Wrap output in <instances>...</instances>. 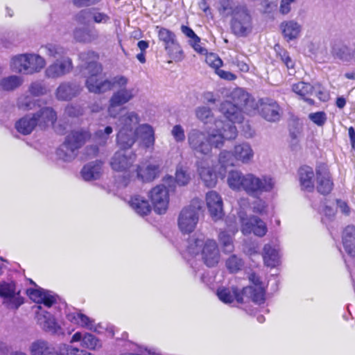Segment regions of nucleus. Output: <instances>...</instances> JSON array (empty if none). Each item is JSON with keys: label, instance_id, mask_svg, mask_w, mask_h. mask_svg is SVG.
Returning a JSON list of instances; mask_svg holds the SVG:
<instances>
[{"label": "nucleus", "instance_id": "obj_1", "mask_svg": "<svg viewBox=\"0 0 355 355\" xmlns=\"http://www.w3.org/2000/svg\"><path fill=\"white\" fill-rule=\"evenodd\" d=\"M214 124L216 128L209 132L194 128L188 132V146L195 155H209L213 148H221L225 141L236 138L238 132L234 125L219 120L216 121Z\"/></svg>", "mask_w": 355, "mask_h": 355}, {"label": "nucleus", "instance_id": "obj_2", "mask_svg": "<svg viewBox=\"0 0 355 355\" xmlns=\"http://www.w3.org/2000/svg\"><path fill=\"white\" fill-rule=\"evenodd\" d=\"M78 60L80 72L85 78V85L89 92L100 94L113 88L114 78L110 80L103 74L96 53L82 52L78 55Z\"/></svg>", "mask_w": 355, "mask_h": 355}, {"label": "nucleus", "instance_id": "obj_3", "mask_svg": "<svg viewBox=\"0 0 355 355\" xmlns=\"http://www.w3.org/2000/svg\"><path fill=\"white\" fill-rule=\"evenodd\" d=\"M253 101L250 95L241 88L234 89L230 94L229 99L221 103L220 112L228 119L224 123H240L243 120V112L253 108Z\"/></svg>", "mask_w": 355, "mask_h": 355}, {"label": "nucleus", "instance_id": "obj_4", "mask_svg": "<svg viewBox=\"0 0 355 355\" xmlns=\"http://www.w3.org/2000/svg\"><path fill=\"white\" fill-rule=\"evenodd\" d=\"M129 80L123 76L114 77L113 87H117L109 100L107 112L111 117L116 118L123 110L122 106L132 101L138 94L135 87H127Z\"/></svg>", "mask_w": 355, "mask_h": 355}, {"label": "nucleus", "instance_id": "obj_5", "mask_svg": "<svg viewBox=\"0 0 355 355\" xmlns=\"http://www.w3.org/2000/svg\"><path fill=\"white\" fill-rule=\"evenodd\" d=\"M220 12L224 15H232V29L238 36H246L252 31V18L244 6H234L229 0H222Z\"/></svg>", "mask_w": 355, "mask_h": 355}, {"label": "nucleus", "instance_id": "obj_6", "mask_svg": "<svg viewBox=\"0 0 355 355\" xmlns=\"http://www.w3.org/2000/svg\"><path fill=\"white\" fill-rule=\"evenodd\" d=\"M187 251L192 255L200 253L203 262L208 267L215 266L220 259L216 242L213 239L205 240V236L202 234H195L189 239Z\"/></svg>", "mask_w": 355, "mask_h": 355}, {"label": "nucleus", "instance_id": "obj_7", "mask_svg": "<svg viewBox=\"0 0 355 355\" xmlns=\"http://www.w3.org/2000/svg\"><path fill=\"white\" fill-rule=\"evenodd\" d=\"M140 117L134 112H128L119 117L116 143L119 148L129 149L134 145L135 129L139 125Z\"/></svg>", "mask_w": 355, "mask_h": 355}, {"label": "nucleus", "instance_id": "obj_8", "mask_svg": "<svg viewBox=\"0 0 355 355\" xmlns=\"http://www.w3.org/2000/svg\"><path fill=\"white\" fill-rule=\"evenodd\" d=\"M46 64L45 59L38 54L24 53L13 56L10 67L16 73L33 74L40 72Z\"/></svg>", "mask_w": 355, "mask_h": 355}, {"label": "nucleus", "instance_id": "obj_9", "mask_svg": "<svg viewBox=\"0 0 355 355\" xmlns=\"http://www.w3.org/2000/svg\"><path fill=\"white\" fill-rule=\"evenodd\" d=\"M175 180L172 176L164 178L163 183L153 187L149 192V198L153 205L154 210L159 214L166 212L169 203V189L173 186Z\"/></svg>", "mask_w": 355, "mask_h": 355}, {"label": "nucleus", "instance_id": "obj_10", "mask_svg": "<svg viewBox=\"0 0 355 355\" xmlns=\"http://www.w3.org/2000/svg\"><path fill=\"white\" fill-rule=\"evenodd\" d=\"M200 208V202L195 199L180 211L178 218V225L182 233L189 234L194 231L199 220Z\"/></svg>", "mask_w": 355, "mask_h": 355}, {"label": "nucleus", "instance_id": "obj_11", "mask_svg": "<svg viewBox=\"0 0 355 355\" xmlns=\"http://www.w3.org/2000/svg\"><path fill=\"white\" fill-rule=\"evenodd\" d=\"M275 186L274 180L268 175L258 177L253 173L245 174L243 191L255 196L270 191Z\"/></svg>", "mask_w": 355, "mask_h": 355}, {"label": "nucleus", "instance_id": "obj_12", "mask_svg": "<svg viewBox=\"0 0 355 355\" xmlns=\"http://www.w3.org/2000/svg\"><path fill=\"white\" fill-rule=\"evenodd\" d=\"M238 216L241 222V231L244 235L253 233L257 236L263 237L266 234V224L260 218L255 216L248 217L243 211H240Z\"/></svg>", "mask_w": 355, "mask_h": 355}, {"label": "nucleus", "instance_id": "obj_13", "mask_svg": "<svg viewBox=\"0 0 355 355\" xmlns=\"http://www.w3.org/2000/svg\"><path fill=\"white\" fill-rule=\"evenodd\" d=\"M73 68V62L69 57L57 59L45 69L44 75L47 78L57 79L69 73Z\"/></svg>", "mask_w": 355, "mask_h": 355}, {"label": "nucleus", "instance_id": "obj_14", "mask_svg": "<svg viewBox=\"0 0 355 355\" xmlns=\"http://www.w3.org/2000/svg\"><path fill=\"white\" fill-rule=\"evenodd\" d=\"M158 37L164 44L165 50L173 59H180L182 50L178 42L175 35L170 30L160 28L158 31Z\"/></svg>", "mask_w": 355, "mask_h": 355}, {"label": "nucleus", "instance_id": "obj_15", "mask_svg": "<svg viewBox=\"0 0 355 355\" xmlns=\"http://www.w3.org/2000/svg\"><path fill=\"white\" fill-rule=\"evenodd\" d=\"M40 311L37 313V322L40 327L46 332L54 335L63 334L64 332L55 318L50 313L42 310L41 306H37Z\"/></svg>", "mask_w": 355, "mask_h": 355}, {"label": "nucleus", "instance_id": "obj_16", "mask_svg": "<svg viewBox=\"0 0 355 355\" xmlns=\"http://www.w3.org/2000/svg\"><path fill=\"white\" fill-rule=\"evenodd\" d=\"M134 144L139 139V144L148 149H153L155 142V130L150 125L143 123L135 129Z\"/></svg>", "mask_w": 355, "mask_h": 355}, {"label": "nucleus", "instance_id": "obj_17", "mask_svg": "<svg viewBox=\"0 0 355 355\" xmlns=\"http://www.w3.org/2000/svg\"><path fill=\"white\" fill-rule=\"evenodd\" d=\"M250 281L254 286H248L243 289V295L246 298L251 299L257 304H263L265 302V289L259 277L254 273L249 276Z\"/></svg>", "mask_w": 355, "mask_h": 355}, {"label": "nucleus", "instance_id": "obj_18", "mask_svg": "<svg viewBox=\"0 0 355 355\" xmlns=\"http://www.w3.org/2000/svg\"><path fill=\"white\" fill-rule=\"evenodd\" d=\"M161 163L150 162L137 166V178L143 182H150L159 177L161 173Z\"/></svg>", "mask_w": 355, "mask_h": 355}, {"label": "nucleus", "instance_id": "obj_19", "mask_svg": "<svg viewBox=\"0 0 355 355\" xmlns=\"http://www.w3.org/2000/svg\"><path fill=\"white\" fill-rule=\"evenodd\" d=\"M198 173L207 187H214L216 185L218 175L214 165L208 160H201L197 163Z\"/></svg>", "mask_w": 355, "mask_h": 355}, {"label": "nucleus", "instance_id": "obj_20", "mask_svg": "<svg viewBox=\"0 0 355 355\" xmlns=\"http://www.w3.org/2000/svg\"><path fill=\"white\" fill-rule=\"evenodd\" d=\"M125 150L120 148L112 157L111 166L114 171H125L135 162L136 155L132 152H126Z\"/></svg>", "mask_w": 355, "mask_h": 355}, {"label": "nucleus", "instance_id": "obj_21", "mask_svg": "<svg viewBox=\"0 0 355 355\" xmlns=\"http://www.w3.org/2000/svg\"><path fill=\"white\" fill-rule=\"evenodd\" d=\"M31 283L37 287L36 288H29L26 290V294L31 300L37 304H43L48 308L55 303L56 297L52 292L37 287L32 280H31Z\"/></svg>", "mask_w": 355, "mask_h": 355}, {"label": "nucleus", "instance_id": "obj_22", "mask_svg": "<svg viewBox=\"0 0 355 355\" xmlns=\"http://www.w3.org/2000/svg\"><path fill=\"white\" fill-rule=\"evenodd\" d=\"M206 204L211 218L217 220L223 215V202L221 196L215 191H210L206 194Z\"/></svg>", "mask_w": 355, "mask_h": 355}, {"label": "nucleus", "instance_id": "obj_23", "mask_svg": "<svg viewBox=\"0 0 355 355\" xmlns=\"http://www.w3.org/2000/svg\"><path fill=\"white\" fill-rule=\"evenodd\" d=\"M0 296L4 298L10 309H17L22 303V299L19 296V292L15 291V286L13 283L0 284Z\"/></svg>", "mask_w": 355, "mask_h": 355}, {"label": "nucleus", "instance_id": "obj_24", "mask_svg": "<svg viewBox=\"0 0 355 355\" xmlns=\"http://www.w3.org/2000/svg\"><path fill=\"white\" fill-rule=\"evenodd\" d=\"M32 115L36 122L37 127L40 129H45L50 125H53L57 119L55 112L50 107H41Z\"/></svg>", "mask_w": 355, "mask_h": 355}, {"label": "nucleus", "instance_id": "obj_25", "mask_svg": "<svg viewBox=\"0 0 355 355\" xmlns=\"http://www.w3.org/2000/svg\"><path fill=\"white\" fill-rule=\"evenodd\" d=\"M72 35L76 42L82 44H90L99 38L98 31L94 27H76Z\"/></svg>", "mask_w": 355, "mask_h": 355}, {"label": "nucleus", "instance_id": "obj_26", "mask_svg": "<svg viewBox=\"0 0 355 355\" xmlns=\"http://www.w3.org/2000/svg\"><path fill=\"white\" fill-rule=\"evenodd\" d=\"M316 189L321 194H328L332 190L334 183L329 171L325 167L316 169Z\"/></svg>", "mask_w": 355, "mask_h": 355}, {"label": "nucleus", "instance_id": "obj_27", "mask_svg": "<svg viewBox=\"0 0 355 355\" xmlns=\"http://www.w3.org/2000/svg\"><path fill=\"white\" fill-rule=\"evenodd\" d=\"M261 115L269 121H276L280 118L281 109L279 105L272 99L266 98L261 101Z\"/></svg>", "mask_w": 355, "mask_h": 355}, {"label": "nucleus", "instance_id": "obj_28", "mask_svg": "<svg viewBox=\"0 0 355 355\" xmlns=\"http://www.w3.org/2000/svg\"><path fill=\"white\" fill-rule=\"evenodd\" d=\"M80 343V347L89 350H96L102 347L101 341L89 333H75L71 339V343Z\"/></svg>", "mask_w": 355, "mask_h": 355}, {"label": "nucleus", "instance_id": "obj_29", "mask_svg": "<svg viewBox=\"0 0 355 355\" xmlns=\"http://www.w3.org/2000/svg\"><path fill=\"white\" fill-rule=\"evenodd\" d=\"M233 157L235 162L243 164H249L254 157V150L250 144L243 142L234 146L233 148Z\"/></svg>", "mask_w": 355, "mask_h": 355}, {"label": "nucleus", "instance_id": "obj_30", "mask_svg": "<svg viewBox=\"0 0 355 355\" xmlns=\"http://www.w3.org/2000/svg\"><path fill=\"white\" fill-rule=\"evenodd\" d=\"M90 132L83 128L71 130L66 137L65 141L71 144L78 150L91 139Z\"/></svg>", "mask_w": 355, "mask_h": 355}, {"label": "nucleus", "instance_id": "obj_31", "mask_svg": "<svg viewBox=\"0 0 355 355\" xmlns=\"http://www.w3.org/2000/svg\"><path fill=\"white\" fill-rule=\"evenodd\" d=\"M279 28L284 38L287 42L300 37L302 30V25L293 19L282 21L280 24Z\"/></svg>", "mask_w": 355, "mask_h": 355}, {"label": "nucleus", "instance_id": "obj_32", "mask_svg": "<svg viewBox=\"0 0 355 355\" xmlns=\"http://www.w3.org/2000/svg\"><path fill=\"white\" fill-rule=\"evenodd\" d=\"M81 86L76 83H62L56 90V97L59 100L69 101L76 96L81 91Z\"/></svg>", "mask_w": 355, "mask_h": 355}, {"label": "nucleus", "instance_id": "obj_33", "mask_svg": "<svg viewBox=\"0 0 355 355\" xmlns=\"http://www.w3.org/2000/svg\"><path fill=\"white\" fill-rule=\"evenodd\" d=\"M217 296L219 300L225 304H230L236 300L239 303L244 302L245 295H243V291L239 293L238 289L234 287L218 288L216 292Z\"/></svg>", "mask_w": 355, "mask_h": 355}, {"label": "nucleus", "instance_id": "obj_34", "mask_svg": "<svg viewBox=\"0 0 355 355\" xmlns=\"http://www.w3.org/2000/svg\"><path fill=\"white\" fill-rule=\"evenodd\" d=\"M299 181L301 189L309 192L314 189L315 173L313 168L308 166H303L298 170Z\"/></svg>", "mask_w": 355, "mask_h": 355}, {"label": "nucleus", "instance_id": "obj_35", "mask_svg": "<svg viewBox=\"0 0 355 355\" xmlns=\"http://www.w3.org/2000/svg\"><path fill=\"white\" fill-rule=\"evenodd\" d=\"M238 228L236 225L230 227L228 230L220 232L218 234V241L225 253H230L234 250L233 237Z\"/></svg>", "mask_w": 355, "mask_h": 355}, {"label": "nucleus", "instance_id": "obj_36", "mask_svg": "<svg viewBox=\"0 0 355 355\" xmlns=\"http://www.w3.org/2000/svg\"><path fill=\"white\" fill-rule=\"evenodd\" d=\"M67 318L71 322L91 331H97L98 327H100L99 324H95L93 319L80 312L69 313Z\"/></svg>", "mask_w": 355, "mask_h": 355}, {"label": "nucleus", "instance_id": "obj_37", "mask_svg": "<svg viewBox=\"0 0 355 355\" xmlns=\"http://www.w3.org/2000/svg\"><path fill=\"white\" fill-rule=\"evenodd\" d=\"M291 90L301 99L307 102L309 105H313L314 101L309 96L312 95L314 87L312 85L303 81L294 83L291 85Z\"/></svg>", "mask_w": 355, "mask_h": 355}, {"label": "nucleus", "instance_id": "obj_38", "mask_svg": "<svg viewBox=\"0 0 355 355\" xmlns=\"http://www.w3.org/2000/svg\"><path fill=\"white\" fill-rule=\"evenodd\" d=\"M343 244L346 252L355 256V226H347L343 232Z\"/></svg>", "mask_w": 355, "mask_h": 355}, {"label": "nucleus", "instance_id": "obj_39", "mask_svg": "<svg viewBox=\"0 0 355 355\" xmlns=\"http://www.w3.org/2000/svg\"><path fill=\"white\" fill-rule=\"evenodd\" d=\"M130 207L139 215L145 216L148 214L151 211L148 201L144 197L139 195L133 196L130 201Z\"/></svg>", "mask_w": 355, "mask_h": 355}, {"label": "nucleus", "instance_id": "obj_40", "mask_svg": "<svg viewBox=\"0 0 355 355\" xmlns=\"http://www.w3.org/2000/svg\"><path fill=\"white\" fill-rule=\"evenodd\" d=\"M31 355H57L53 347L44 340H37L29 346Z\"/></svg>", "mask_w": 355, "mask_h": 355}, {"label": "nucleus", "instance_id": "obj_41", "mask_svg": "<svg viewBox=\"0 0 355 355\" xmlns=\"http://www.w3.org/2000/svg\"><path fill=\"white\" fill-rule=\"evenodd\" d=\"M101 171L102 162L96 161L85 165L81 171V175L86 181L96 180L100 177Z\"/></svg>", "mask_w": 355, "mask_h": 355}, {"label": "nucleus", "instance_id": "obj_42", "mask_svg": "<svg viewBox=\"0 0 355 355\" xmlns=\"http://www.w3.org/2000/svg\"><path fill=\"white\" fill-rule=\"evenodd\" d=\"M245 174L238 170H232L229 172L227 182L230 189L234 191L243 190Z\"/></svg>", "mask_w": 355, "mask_h": 355}, {"label": "nucleus", "instance_id": "obj_43", "mask_svg": "<svg viewBox=\"0 0 355 355\" xmlns=\"http://www.w3.org/2000/svg\"><path fill=\"white\" fill-rule=\"evenodd\" d=\"M37 127L32 114H26L15 123L17 130L24 135L31 134Z\"/></svg>", "mask_w": 355, "mask_h": 355}, {"label": "nucleus", "instance_id": "obj_44", "mask_svg": "<svg viewBox=\"0 0 355 355\" xmlns=\"http://www.w3.org/2000/svg\"><path fill=\"white\" fill-rule=\"evenodd\" d=\"M78 151L74 146L64 140V143L58 149L57 155L59 159L64 162H71L76 157Z\"/></svg>", "mask_w": 355, "mask_h": 355}, {"label": "nucleus", "instance_id": "obj_45", "mask_svg": "<svg viewBox=\"0 0 355 355\" xmlns=\"http://www.w3.org/2000/svg\"><path fill=\"white\" fill-rule=\"evenodd\" d=\"M44 53L50 58L59 59L65 57L67 49L63 46L55 43H48L42 46Z\"/></svg>", "mask_w": 355, "mask_h": 355}, {"label": "nucleus", "instance_id": "obj_46", "mask_svg": "<svg viewBox=\"0 0 355 355\" xmlns=\"http://www.w3.org/2000/svg\"><path fill=\"white\" fill-rule=\"evenodd\" d=\"M24 82L22 77L12 75L4 77L0 80V89L3 91L10 92L20 87Z\"/></svg>", "mask_w": 355, "mask_h": 355}, {"label": "nucleus", "instance_id": "obj_47", "mask_svg": "<svg viewBox=\"0 0 355 355\" xmlns=\"http://www.w3.org/2000/svg\"><path fill=\"white\" fill-rule=\"evenodd\" d=\"M263 258L265 264L268 267H275L279 261L278 252L269 244H266L263 247Z\"/></svg>", "mask_w": 355, "mask_h": 355}, {"label": "nucleus", "instance_id": "obj_48", "mask_svg": "<svg viewBox=\"0 0 355 355\" xmlns=\"http://www.w3.org/2000/svg\"><path fill=\"white\" fill-rule=\"evenodd\" d=\"M235 159L233 157V150H222L218 155V162L223 171H219L218 175L223 178L225 175V168L228 166H234Z\"/></svg>", "mask_w": 355, "mask_h": 355}, {"label": "nucleus", "instance_id": "obj_49", "mask_svg": "<svg viewBox=\"0 0 355 355\" xmlns=\"http://www.w3.org/2000/svg\"><path fill=\"white\" fill-rule=\"evenodd\" d=\"M334 55L343 62H355V51H352L347 46H343L334 51Z\"/></svg>", "mask_w": 355, "mask_h": 355}, {"label": "nucleus", "instance_id": "obj_50", "mask_svg": "<svg viewBox=\"0 0 355 355\" xmlns=\"http://www.w3.org/2000/svg\"><path fill=\"white\" fill-rule=\"evenodd\" d=\"M225 265L230 272H236L243 266V261L236 254H232L226 260Z\"/></svg>", "mask_w": 355, "mask_h": 355}, {"label": "nucleus", "instance_id": "obj_51", "mask_svg": "<svg viewBox=\"0 0 355 355\" xmlns=\"http://www.w3.org/2000/svg\"><path fill=\"white\" fill-rule=\"evenodd\" d=\"M195 113L196 117L204 123H209L213 118L211 109L206 106L198 107L196 109Z\"/></svg>", "mask_w": 355, "mask_h": 355}, {"label": "nucleus", "instance_id": "obj_52", "mask_svg": "<svg viewBox=\"0 0 355 355\" xmlns=\"http://www.w3.org/2000/svg\"><path fill=\"white\" fill-rule=\"evenodd\" d=\"M113 130L111 126H107L103 130L98 129L94 136V141L100 145H105Z\"/></svg>", "mask_w": 355, "mask_h": 355}, {"label": "nucleus", "instance_id": "obj_53", "mask_svg": "<svg viewBox=\"0 0 355 355\" xmlns=\"http://www.w3.org/2000/svg\"><path fill=\"white\" fill-rule=\"evenodd\" d=\"M191 180L189 173L182 167H178L175 173V182L180 186L187 184Z\"/></svg>", "mask_w": 355, "mask_h": 355}, {"label": "nucleus", "instance_id": "obj_54", "mask_svg": "<svg viewBox=\"0 0 355 355\" xmlns=\"http://www.w3.org/2000/svg\"><path fill=\"white\" fill-rule=\"evenodd\" d=\"M92 19L96 24H107L110 21V17L106 13L100 12L99 10L92 8Z\"/></svg>", "mask_w": 355, "mask_h": 355}, {"label": "nucleus", "instance_id": "obj_55", "mask_svg": "<svg viewBox=\"0 0 355 355\" xmlns=\"http://www.w3.org/2000/svg\"><path fill=\"white\" fill-rule=\"evenodd\" d=\"M171 134L177 143H182L186 139L185 132L181 125H175L171 131Z\"/></svg>", "mask_w": 355, "mask_h": 355}, {"label": "nucleus", "instance_id": "obj_56", "mask_svg": "<svg viewBox=\"0 0 355 355\" xmlns=\"http://www.w3.org/2000/svg\"><path fill=\"white\" fill-rule=\"evenodd\" d=\"M29 92L35 96H39L46 94L47 89L44 84L41 82H34L29 86Z\"/></svg>", "mask_w": 355, "mask_h": 355}, {"label": "nucleus", "instance_id": "obj_57", "mask_svg": "<svg viewBox=\"0 0 355 355\" xmlns=\"http://www.w3.org/2000/svg\"><path fill=\"white\" fill-rule=\"evenodd\" d=\"M90 19H92V9L81 10L75 16V20L79 24H86Z\"/></svg>", "mask_w": 355, "mask_h": 355}, {"label": "nucleus", "instance_id": "obj_58", "mask_svg": "<svg viewBox=\"0 0 355 355\" xmlns=\"http://www.w3.org/2000/svg\"><path fill=\"white\" fill-rule=\"evenodd\" d=\"M205 62L208 65L215 69L216 71L223 65L222 60L218 57V55L211 53H207Z\"/></svg>", "mask_w": 355, "mask_h": 355}, {"label": "nucleus", "instance_id": "obj_59", "mask_svg": "<svg viewBox=\"0 0 355 355\" xmlns=\"http://www.w3.org/2000/svg\"><path fill=\"white\" fill-rule=\"evenodd\" d=\"M309 119L318 126H322L327 121V115L324 112L311 113Z\"/></svg>", "mask_w": 355, "mask_h": 355}, {"label": "nucleus", "instance_id": "obj_60", "mask_svg": "<svg viewBox=\"0 0 355 355\" xmlns=\"http://www.w3.org/2000/svg\"><path fill=\"white\" fill-rule=\"evenodd\" d=\"M82 350L72 347L71 346L63 345L60 347L57 355H81Z\"/></svg>", "mask_w": 355, "mask_h": 355}, {"label": "nucleus", "instance_id": "obj_61", "mask_svg": "<svg viewBox=\"0 0 355 355\" xmlns=\"http://www.w3.org/2000/svg\"><path fill=\"white\" fill-rule=\"evenodd\" d=\"M34 105L35 103L32 102L31 98L27 96H21L17 101L18 107L24 110H31Z\"/></svg>", "mask_w": 355, "mask_h": 355}, {"label": "nucleus", "instance_id": "obj_62", "mask_svg": "<svg viewBox=\"0 0 355 355\" xmlns=\"http://www.w3.org/2000/svg\"><path fill=\"white\" fill-rule=\"evenodd\" d=\"M266 203L260 199L254 201L252 204L253 211L261 215L266 213Z\"/></svg>", "mask_w": 355, "mask_h": 355}, {"label": "nucleus", "instance_id": "obj_63", "mask_svg": "<svg viewBox=\"0 0 355 355\" xmlns=\"http://www.w3.org/2000/svg\"><path fill=\"white\" fill-rule=\"evenodd\" d=\"M337 208L340 213L345 216H349L351 214V209L345 201L342 200H336Z\"/></svg>", "mask_w": 355, "mask_h": 355}, {"label": "nucleus", "instance_id": "obj_64", "mask_svg": "<svg viewBox=\"0 0 355 355\" xmlns=\"http://www.w3.org/2000/svg\"><path fill=\"white\" fill-rule=\"evenodd\" d=\"M216 74L222 79L226 80H234L236 78V76L230 71H227L218 68L216 71Z\"/></svg>", "mask_w": 355, "mask_h": 355}]
</instances>
